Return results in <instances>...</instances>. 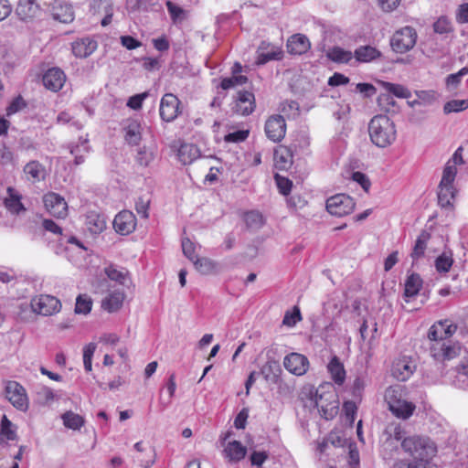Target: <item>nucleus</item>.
Returning <instances> with one entry per match:
<instances>
[{"label":"nucleus","instance_id":"obj_18","mask_svg":"<svg viewBox=\"0 0 468 468\" xmlns=\"http://www.w3.org/2000/svg\"><path fill=\"white\" fill-rule=\"evenodd\" d=\"M42 81L46 89L57 92L62 89L66 75L61 69L52 68L43 75Z\"/></svg>","mask_w":468,"mask_h":468},{"label":"nucleus","instance_id":"obj_5","mask_svg":"<svg viewBox=\"0 0 468 468\" xmlns=\"http://www.w3.org/2000/svg\"><path fill=\"white\" fill-rule=\"evenodd\" d=\"M385 400L389 410L398 418L409 419L415 410V405L403 398L400 387H389L385 392Z\"/></svg>","mask_w":468,"mask_h":468},{"label":"nucleus","instance_id":"obj_22","mask_svg":"<svg viewBox=\"0 0 468 468\" xmlns=\"http://www.w3.org/2000/svg\"><path fill=\"white\" fill-rule=\"evenodd\" d=\"M223 456L229 463H239L243 460L247 454V448L239 441H231L224 445Z\"/></svg>","mask_w":468,"mask_h":468},{"label":"nucleus","instance_id":"obj_7","mask_svg":"<svg viewBox=\"0 0 468 468\" xmlns=\"http://www.w3.org/2000/svg\"><path fill=\"white\" fill-rule=\"evenodd\" d=\"M416 40V30L407 26L394 33L390 40V45L395 52L402 54L410 50L415 46Z\"/></svg>","mask_w":468,"mask_h":468},{"label":"nucleus","instance_id":"obj_64","mask_svg":"<svg viewBox=\"0 0 468 468\" xmlns=\"http://www.w3.org/2000/svg\"><path fill=\"white\" fill-rule=\"evenodd\" d=\"M352 178L355 182L358 183L365 191H368L371 184L368 177L365 174L361 172H355L352 176Z\"/></svg>","mask_w":468,"mask_h":468},{"label":"nucleus","instance_id":"obj_50","mask_svg":"<svg viewBox=\"0 0 468 468\" xmlns=\"http://www.w3.org/2000/svg\"><path fill=\"white\" fill-rule=\"evenodd\" d=\"M1 433L6 440L9 441H13L16 437V431L13 429L12 422L5 416H4L1 421Z\"/></svg>","mask_w":468,"mask_h":468},{"label":"nucleus","instance_id":"obj_61","mask_svg":"<svg viewBox=\"0 0 468 468\" xmlns=\"http://www.w3.org/2000/svg\"><path fill=\"white\" fill-rule=\"evenodd\" d=\"M301 320V314L299 309L295 308L292 313H286L283 317V324L288 326H293L297 322Z\"/></svg>","mask_w":468,"mask_h":468},{"label":"nucleus","instance_id":"obj_3","mask_svg":"<svg viewBox=\"0 0 468 468\" xmlns=\"http://www.w3.org/2000/svg\"><path fill=\"white\" fill-rule=\"evenodd\" d=\"M306 394L325 420H331L337 414L339 401L330 384L320 385L317 388L310 387Z\"/></svg>","mask_w":468,"mask_h":468},{"label":"nucleus","instance_id":"obj_19","mask_svg":"<svg viewBox=\"0 0 468 468\" xmlns=\"http://www.w3.org/2000/svg\"><path fill=\"white\" fill-rule=\"evenodd\" d=\"M286 48L291 55L301 56L310 49L311 43L305 35L298 33L288 38Z\"/></svg>","mask_w":468,"mask_h":468},{"label":"nucleus","instance_id":"obj_15","mask_svg":"<svg viewBox=\"0 0 468 468\" xmlns=\"http://www.w3.org/2000/svg\"><path fill=\"white\" fill-rule=\"evenodd\" d=\"M180 101L172 94L166 93L163 96L160 102V116L165 122H173L179 114Z\"/></svg>","mask_w":468,"mask_h":468},{"label":"nucleus","instance_id":"obj_33","mask_svg":"<svg viewBox=\"0 0 468 468\" xmlns=\"http://www.w3.org/2000/svg\"><path fill=\"white\" fill-rule=\"evenodd\" d=\"M24 173L27 179L33 182L43 180L46 176V169L38 161H30L24 167Z\"/></svg>","mask_w":468,"mask_h":468},{"label":"nucleus","instance_id":"obj_48","mask_svg":"<svg viewBox=\"0 0 468 468\" xmlns=\"http://www.w3.org/2000/svg\"><path fill=\"white\" fill-rule=\"evenodd\" d=\"M168 13L174 23L181 22L185 19V10L174 4L172 1H166L165 3Z\"/></svg>","mask_w":468,"mask_h":468},{"label":"nucleus","instance_id":"obj_12","mask_svg":"<svg viewBox=\"0 0 468 468\" xmlns=\"http://www.w3.org/2000/svg\"><path fill=\"white\" fill-rule=\"evenodd\" d=\"M416 363L411 356H401L391 366V375L399 381L408 380L416 370Z\"/></svg>","mask_w":468,"mask_h":468},{"label":"nucleus","instance_id":"obj_2","mask_svg":"<svg viewBox=\"0 0 468 468\" xmlns=\"http://www.w3.org/2000/svg\"><path fill=\"white\" fill-rule=\"evenodd\" d=\"M392 436L400 441L404 452L412 458L410 463H425V467H431L429 461L435 456L437 446L429 437L417 434L405 437V431L399 425L394 427Z\"/></svg>","mask_w":468,"mask_h":468},{"label":"nucleus","instance_id":"obj_55","mask_svg":"<svg viewBox=\"0 0 468 468\" xmlns=\"http://www.w3.org/2000/svg\"><path fill=\"white\" fill-rule=\"evenodd\" d=\"M433 28L436 33L445 34L452 31V24L448 18L441 16L434 23Z\"/></svg>","mask_w":468,"mask_h":468},{"label":"nucleus","instance_id":"obj_16","mask_svg":"<svg viewBox=\"0 0 468 468\" xmlns=\"http://www.w3.org/2000/svg\"><path fill=\"white\" fill-rule=\"evenodd\" d=\"M284 367L295 376H303L309 367L307 357L299 353H291L283 359Z\"/></svg>","mask_w":468,"mask_h":468},{"label":"nucleus","instance_id":"obj_25","mask_svg":"<svg viewBox=\"0 0 468 468\" xmlns=\"http://www.w3.org/2000/svg\"><path fill=\"white\" fill-rule=\"evenodd\" d=\"M40 11L37 0H20L16 7V14L22 20L33 18Z\"/></svg>","mask_w":468,"mask_h":468},{"label":"nucleus","instance_id":"obj_56","mask_svg":"<svg viewBox=\"0 0 468 468\" xmlns=\"http://www.w3.org/2000/svg\"><path fill=\"white\" fill-rule=\"evenodd\" d=\"M154 159L153 153L145 147L141 148L136 155V161L140 165L147 166Z\"/></svg>","mask_w":468,"mask_h":468},{"label":"nucleus","instance_id":"obj_26","mask_svg":"<svg viewBox=\"0 0 468 468\" xmlns=\"http://www.w3.org/2000/svg\"><path fill=\"white\" fill-rule=\"evenodd\" d=\"M69 152L74 156V162L76 165L84 163L85 155L90 152V146L89 144L87 135L85 137L80 136L78 143L70 144Z\"/></svg>","mask_w":468,"mask_h":468},{"label":"nucleus","instance_id":"obj_32","mask_svg":"<svg viewBox=\"0 0 468 468\" xmlns=\"http://www.w3.org/2000/svg\"><path fill=\"white\" fill-rule=\"evenodd\" d=\"M124 294L122 292L116 291L108 294L101 302V307L109 312L113 313L118 311L123 303Z\"/></svg>","mask_w":468,"mask_h":468},{"label":"nucleus","instance_id":"obj_35","mask_svg":"<svg viewBox=\"0 0 468 468\" xmlns=\"http://www.w3.org/2000/svg\"><path fill=\"white\" fill-rule=\"evenodd\" d=\"M257 58H278L283 54L280 47L274 46L267 41H261L257 49Z\"/></svg>","mask_w":468,"mask_h":468},{"label":"nucleus","instance_id":"obj_39","mask_svg":"<svg viewBox=\"0 0 468 468\" xmlns=\"http://www.w3.org/2000/svg\"><path fill=\"white\" fill-rule=\"evenodd\" d=\"M61 419L65 427L74 431L80 430L85 423V420L82 416L71 410L66 411L61 416Z\"/></svg>","mask_w":468,"mask_h":468},{"label":"nucleus","instance_id":"obj_46","mask_svg":"<svg viewBox=\"0 0 468 468\" xmlns=\"http://www.w3.org/2000/svg\"><path fill=\"white\" fill-rule=\"evenodd\" d=\"M468 108V100H452L444 104L445 113L459 112Z\"/></svg>","mask_w":468,"mask_h":468},{"label":"nucleus","instance_id":"obj_8","mask_svg":"<svg viewBox=\"0 0 468 468\" xmlns=\"http://www.w3.org/2000/svg\"><path fill=\"white\" fill-rule=\"evenodd\" d=\"M30 306L33 313L44 316L52 315L60 311L61 303L54 296L41 294L31 299Z\"/></svg>","mask_w":468,"mask_h":468},{"label":"nucleus","instance_id":"obj_57","mask_svg":"<svg viewBox=\"0 0 468 468\" xmlns=\"http://www.w3.org/2000/svg\"><path fill=\"white\" fill-rule=\"evenodd\" d=\"M327 58H352V52L344 50L339 47H334L327 52Z\"/></svg>","mask_w":468,"mask_h":468},{"label":"nucleus","instance_id":"obj_63","mask_svg":"<svg viewBox=\"0 0 468 468\" xmlns=\"http://www.w3.org/2000/svg\"><path fill=\"white\" fill-rule=\"evenodd\" d=\"M367 385V380L364 377H357L353 382L352 392L355 397H360L362 391Z\"/></svg>","mask_w":468,"mask_h":468},{"label":"nucleus","instance_id":"obj_13","mask_svg":"<svg viewBox=\"0 0 468 468\" xmlns=\"http://www.w3.org/2000/svg\"><path fill=\"white\" fill-rule=\"evenodd\" d=\"M265 134L273 143L281 142L286 134L284 117L279 114L270 116L264 126Z\"/></svg>","mask_w":468,"mask_h":468},{"label":"nucleus","instance_id":"obj_59","mask_svg":"<svg viewBox=\"0 0 468 468\" xmlns=\"http://www.w3.org/2000/svg\"><path fill=\"white\" fill-rule=\"evenodd\" d=\"M25 106L26 103L24 100L21 97H17L14 99L6 108V115L11 116L21 111Z\"/></svg>","mask_w":468,"mask_h":468},{"label":"nucleus","instance_id":"obj_31","mask_svg":"<svg viewBox=\"0 0 468 468\" xmlns=\"http://www.w3.org/2000/svg\"><path fill=\"white\" fill-rule=\"evenodd\" d=\"M422 287V280L418 274L410 275L405 282L404 298L410 302L415 297Z\"/></svg>","mask_w":468,"mask_h":468},{"label":"nucleus","instance_id":"obj_24","mask_svg":"<svg viewBox=\"0 0 468 468\" xmlns=\"http://www.w3.org/2000/svg\"><path fill=\"white\" fill-rule=\"evenodd\" d=\"M53 18L60 23L68 24L73 21L74 13L71 5L56 1L52 6Z\"/></svg>","mask_w":468,"mask_h":468},{"label":"nucleus","instance_id":"obj_20","mask_svg":"<svg viewBox=\"0 0 468 468\" xmlns=\"http://www.w3.org/2000/svg\"><path fill=\"white\" fill-rule=\"evenodd\" d=\"M255 109V98L250 91H239L233 110L240 115H249Z\"/></svg>","mask_w":468,"mask_h":468},{"label":"nucleus","instance_id":"obj_9","mask_svg":"<svg viewBox=\"0 0 468 468\" xmlns=\"http://www.w3.org/2000/svg\"><path fill=\"white\" fill-rule=\"evenodd\" d=\"M355 206L354 199L346 194H337L326 200L327 211L335 217H344L350 214Z\"/></svg>","mask_w":468,"mask_h":468},{"label":"nucleus","instance_id":"obj_43","mask_svg":"<svg viewBox=\"0 0 468 468\" xmlns=\"http://www.w3.org/2000/svg\"><path fill=\"white\" fill-rule=\"evenodd\" d=\"M92 300L87 294H80L76 299L75 313L88 314L91 311Z\"/></svg>","mask_w":468,"mask_h":468},{"label":"nucleus","instance_id":"obj_10","mask_svg":"<svg viewBox=\"0 0 468 468\" xmlns=\"http://www.w3.org/2000/svg\"><path fill=\"white\" fill-rule=\"evenodd\" d=\"M5 397L10 403L21 411H27L29 406L25 388L16 381H8L5 385Z\"/></svg>","mask_w":468,"mask_h":468},{"label":"nucleus","instance_id":"obj_36","mask_svg":"<svg viewBox=\"0 0 468 468\" xmlns=\"http://www.w3.org/2000/svg\"><path fill=\"white\" fill-rule=\"evenodd\" d=\"M104 272L109 279L115 281L122 285H126L130 282L128 271L124 268L109 265L104 269Z\"/></svg>","mask_w":468,"mask_h":468},{"label":"nucleus","instance_id":"obj_53","mask_svg":"<svg viewBox=\"0 0 468 468\" xmlns=\"http://www.w3.org/2000/svg\"><path fill=\"white\" fill-rule=\"evenodd\" d=\"M247 81V77L243 75L232 76L231 78H225L221 81V88L223 90H229L236 85L244 84Z\"/></svg>","mask_w":468,"mask_h":468},{"label":"nucleus","instance_id":"obj_1","mask_svg":"<svg viewBox=\"0 0 468 468\" xmlns=\"http://www.w3.org/2000/svg\"><path fill=\"white\" fill-rule=\"evenodd\" d=\"M457 328L451 319L440 320L431 326L428 333V338L432 342L430 354L435 360L450 361L462 355L464 348L459 343L445 341L456 333Z\"/></svg>","mask_w":468,"mask_h":468},{"label":"nucleus","instance_id":"obj_28","mask_svg":"<svg viewBox=\"0 0 468 468\" xmlns=\"http://www.w3.org/2000/svg\"><path fill=\"white\" fill-rule=\"evenodd\" d=\"M22 196L14 187H7V196L5 198V207L13 214H19L26 210L21 202Z\"/></svg>","mask_w":468,"mask_h":468},{"label":"nucleus","instance_id":"obj_60","mask_svg":"<svg viewBox=\"0 0 468 468\" xmlns=\"http://www.w3.org/2000/svg\"><path fill=\"white\" fill-rule=\"evenodd\" d=\"M275 180L280 192L282 195H288L292 188V182L289 179L278 175L275 176Z\"/></svg>","mask_w":468,"mask_h":468},{"label":"nucleus","instance_id":"obj_38","mask_svg":"<svg viewBox=\"0 0 468 468\" xmlns=\"http://www.w3.org/2000/svg\"><path fill=\"white\" fill-rule=\"evenodd\" d=\"M193 264L196 270L203 275L214 274L218 271V263L209 258H197Z\"/></svg>","mask_w":468,"mask_h":468},{"label":"nucleus","instance_id":"obj_27","mask_svg":"<svg viewBox=\"0 0 468 468\" xmlns=\"http://www.w3.org/2000/svg\"><path fill=\"white\" fill-rule=\"evenodd\" d=\"M199 148L193 144H182L177 151L178 160L183 165H190L200 157Z\"/></svg>","mask_w":468,"mask_h":468},{"label":"nucleus","instance_id":"obj_52","mask_svg":"<svg viewBox=\"0 0 468 468\" xmlns=\"http://www.w3.org/2000/svg\"><path fill=\"white\" fill-rule=\"evenodd\" d=\"M182 250L184 255L192 262H194V261L198 258L195 253L196 245L188 238L182 239Z\"/></svg>","mask_w":468,"mask_h":468},{"label":"nucleus","instance_id":"obj_30","mask_svg":"<svg viewBox=\"0 0 468 468\" xmlns=\"http://www.w3.org/2000/svg\"><path fill=\"white\" fill-rule=\"evenodd\" d=\"M328 372L332 379L337 385H342L346 380V370L344 365L337 356H334L327 365Z\"/></svg>","mask_w":468,"mask_h":468},{"label":"nucleus","instance_id":"obj_49","mask_svg":"<svg viewBox=\"0 0 468 468\" xmlns=\"http://www.w3.org/2000/svg\"><path fill=\"white\" fill-rule=\"evenodd\" d=\"M280 111L288 118H294L299 113V105L296 101H286L281 103Z\"/></svg>","mask_w":468,"mask_h":468},{"label":"nucleus","instance_id":"obj_14","mask_svg":"<svg viewBox=\"0 0 468 468\" xmlns=\"http://www.w3.org/2000/svg\"><path fill=\"white\" fill-rule=\"evenodd\" d=\"M46 209L54 217L64 218L68 215V204L60 195L49 192L43 197Z\"/></svg>","mask_w":468,"mask_h":468},{"label":"nucleus","instance_id":"obj_40","mask_svg":"<svg viewBox=\"0 0 468 468\" xmlns=\"http://www.w3.org/2000/svg\"><path fill=\"white\" fill-rule=\"evenodd\" d=\"M281 372V367L276 361H267L261 367V373L263 375L265 380L276 382Z\"/></svg>","mask_w":468,"mask_h":468},{"label":"nucleus","instance_id":"obj_21","mask_svg":"<svg viewBox=\"0 0 468 468\" xmlns=\"http://www.w3.org/2000/svg\"><path fill=\"white\" fill-rule=\"evenodd\" d=\"M85 227L91 235L101 234L106 229V218L101 213L90 210L85 215Z\"/></svg>","mask_w":468,"mask_h":468},{"label":"nucleus","instance_id":"obj_4","mask_svg":"<svg viewBox=\"0 0 468 468\" xmlns=\"http://www.w3.org/2000/svg\"><path fill=\"white\" fill-rule=\"evenodd\" d=\"M368 133L371 142L379 148L391 145L397 138L396 126L385 114L376 115L370 120Z\"/></svg>","mask_w":468,"mask_h":468},{"label":"nucleus","instance_id":"obj_45","mask_svg":"<svg viewBox=\"0 0 468 468\" xmlns=\"http://www.w3.org/2000/svg\"><path fill=\"white\" fill-rule=\"evenodd\" d=\"M380 52L371 46H364L356 49L355 58H378Z\"/></svg>","mask_w":468,"mask_h":468},{"label":"nucleus","instance_id":"obj_41","mask_svg":"<svg viewBox=\"0 0 468 468\" xmlns=\"http://www.w3.org/2000/svg\"><path fill=\"white\" fill-rule=\"evenodd\" d=\"M382 87L389 93L393 94L398 98L409 99L411 96V92L409 89L400 84H395L390 82H382Z\"/></svg>","mask_w":468,"mask_h":468},{"label":"nucleus","instance_id":"obj_54","mask_svg":"<svg viewBox=\"0 0 468 468\" xmlns=\"http://www.w3.org/2000/svg\"><path fill=\"white\" fill-rule=\"evenodd\" d=\"M249 136L248 130H239L225 135L224 140L228 143H240L245 141Z\"/></svg>","mask_w":468,"mask_h":468},{"label":"nucleus","instance_id":"obj_23","mask_svg":"<svg viewBox=\"0 0 468 468\" xmlns=\"http://www.w3.org/2000/svg\"><path fill=\"white\" fill-rule=\"evenodd\" d=\"M97 42L86 37L72 43V53L75 57L85 58L90 56L97 48Z\"/></svg>","mask_w":468,"mask_h":468},{"label":"nucleus","instance_id":"obj_42","mask_svg":"<svg viewBox=\"0 0 468 468\" xmlns=\"http://www.w3.org/2000/svg\"><path fill=\"white\" fill-rule=\"evenodd\" d=\"M452 263L453 259L452 252L444 251L435 260V268L439 272H448Z\"/></svg>","mask_w":468,"mask_h":468},{"label":"nucleus","instance_id":"obj_37","mask_svg":"<svg viewBox=\"0 0 468 468\" xmlns=\"http://www.w3.org/2000/svg\"><path fill=\"white\" fill-rule=\"evenodd\" d=\"M274 165L279 170L288 169L292 163V155L287 148L281 147L274 151Z\"/></svg>","mask_w":468,"mask_h":468},{"label":"nucleus","instance_id":"obj_62","mask_svg":"<svg viewBox=\"0 0 468 468\" xmlns=\"http://www.w3.org/2000/svg\"><path fill=\"white\" fill-rule=\"evenodd\" d=\"M37 395L41 402L45 404L50 403L55 398L53 390L48 387H41Z\"/></svg>","mask_w":468,"mask_h":468},{"label":"nucleus","instance_id":"obj_47","mask_svg":"<svg viewBox=\"0 0 468 468\" xmlns=\"http://www.w3.org/2000/svg\"><path fill=\"white\" fill-rule=\"evenodd\" d=\"M96 347L95 343H90L83 347V364L87 372H90L92 369L91 362Z\"/></svg>","mask_w":468,"mask_h":468},{"label":"nucleus","instance_id":"obj_51","mask_svg":"<svg viewBox=\"0 0 468 468\" xmlns=\"http://www.w3.org/2000/svg\"><path fill=\"white\" fill-rule=\"evenodd\" d=\"M466 74H468V68L464 67L462 69H460L457 73L449 75L446 79V85L448 89H455L457 85L460 83L461 78Z\"/></svg>","mask_w":468,"mask_h":468},{"label":"nucleus","instance_id":"obj_6","mask_svg":"<svg viewBox=\"0 0 468 468\" xmlns=\"http://www.w3.org/2000/svg\"><path fill=\"white\" fill-rule=\"evenodd\" d=\"M457 174V169L452 163H447L442 173V177L439 185L438 200L442 207H452L455 198V189L453 181Z\"/></svg>","mask_w":468,"mask_h":468},{"label":"nucleus","instance_id":"obj_11","mask_svg":"<svg viewBox=\"0 0 468 468\" xmlns=\"http://www.w3.org/2000/svg\"><path fill=\"white\" fill-rule=\"evenodd\" d=\"M460 364L447 373L446 382L459 388H468V352L463 349Z\"/></svg>","mask_w":468,"mask_h":468},{"label":"nucleus","instance_id":"obj_17","mask_svg":"<svg viewBox=\"0 0 468 468\" xmlns=\"http://www.w3.org/2000/svg\"><path fill=\"white\" fill-rule=\"evenodd\" d=\"M136 227V218L134 214L129 210H122L117 214L113 219V228L121 235L132 233Z\"/></svg>","mask_w":468,"mask_h":468},{"label":"nucleus","instance_id":"obj_44","mask_svg":"<svg viewBox=\"0 0 468 468\" xmlns=\"http://www.w3.org/2000/svg\"><path fill=\"white\" fill-rule=\"evenodd\" d=\"M244 220L247 227L253 229H259L264 224L263 217L258 211L247 212Z\"/></svg>","mask_w":468,"mask_h":468},{"label":"nucleus","instance_id":"obj_34","mask_svg":"<svg viewBox=\"0 0 468 468\" xmlns=\"http://www.w3.org/2000/svg\"><path fill=\"white\" fill-rule=\"evenodd\" d=\"M430 239L431 234L426 230L421 231L420 234L418 236L412 252L410 254L413 261H416L424 256L427 244Z\"/></svg>","mask_w":468,"mask_h":468},{"label":"nucleus","instance_id":"obj_58","mask_svg":"<svg viewBox=\"0 0 468 468\" xmlns=\"http://www.w3.org/2000/svg\"><path fill=\"white\" fill-rule=\"evenodd\" d=\"M13 159L12 151L4 143H0V165L12 164Z\"/></svg>","mask_w":468,"mask_h":468},{"label":"nucleus","instance_id":"obj_29","mask_svg":"<svg viewBox=\"0 0 468 468\" xmlns=\"http://www.w3.org/2000/svg\"><path fill=\"white\" fill-rule=\"evenodd\" d=\"M125 140L130 144H138L142 139V126L136 120H128L125 126Z\"/></svg>","mask_w":468,"mask_h":468}]
</instances>
